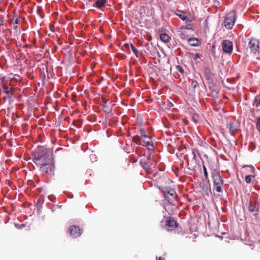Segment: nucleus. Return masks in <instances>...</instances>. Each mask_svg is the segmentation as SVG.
Returning <instances> with one entry per match:
<instances>
[{
    "mask_svg": "<svg viewBox=\"0 0 260 260\" xmlns=\"http://www.w3.org/2000/svg\"><path fill=\"white\" fill-rule=\"evenodd\" d=\"M50 158L47 149L43 146H38L33 151L32 160L36 166Z\"/></svg>",
    "mask_w": 260,
    "mask_h": 260,
    "instance_id": "f257e3e1",
    "label": "nucleus"
},
{
    "mask_svg": "<svg viewBox=\"0 0 260 260\" xmlns=\"http://www.w3.org/2000/svg\"><path fill=\"white\" fill-rule=\"evenodd\" d=\"M37 167L43 174L54 175L55 166L54 161L52 157L47 159Z\"/></svg>",
    "mask_w": 260,
    "mask_h": 260,
    "instance_id": "f03ea898",
    "label": "nucleus"
},
{
    "mask_svg": "<svg viewBox=\"0 0 260 260\" xmlns=\"http://www.w3.org/2000/svg\"><path fill=\"white\" fill-rule=\"evenodd\" d=\"M211 176L213 180V190H215L218 193L222 192L221 186L224 181L221 177L219 171L216 169L213 170Z\"/></svg>",
    "mask_w": 260,
    "mask_h": 260,
    "instance_id": "7ed1b4c3",
    "label": "nucleus"
},
{
    "mask_svg": "<svg viewBox=\"0 0 260 260\" xmlns=\"http://www.w3.org/2000/svg\"><path fill=\"white\" fill-rule=\"evenodd\" d=\"M2 87L4 93L6 94L3 97V100L5 102L8 101L10 103L13 101L12 98L18 89L14 87L10 83H3Z\"/></svg>",
    "mask_w": 260,
    "mask_h": 260,
    "instance_id": "20e7f679",
    "label": "nucleus"
},
{
    "mask_svg": "<svg viewBox=\"0 0 260 260\" xmlns=\"http://www.w3.org/2000/svg\"><path fill=\"white\" fill-rule=\"evenodd\" d=\"M236 12L231 11L226 14L224 20V25L227 29H232L236 20Z\"/></svg>",
    "mask_w": 260,
    "mask_h": 260,
    "instance_id": "39448f33",
    "label": "nucleus"
},
{
    "mask_svg": "<svg viewBox=\"0 0 260 260\" xmlns=\"http://www.w3.org/2000/svg\"><path fill=\"white\" fill-rule=\"evenodd\" d=\"M259 42L258 41L255 39H251L249 41L247 49H249L251 53L256 55L259 52Z\"/></svg>",
    "mask_w": 260,
    "mask_h": 260,
    "instance_id": "423d86ee",
    "label": "nucleus"
},
{
    "mask_svg": "<svg viewBox=\"0 0 260 260\" xmlns=\"http://www.w3.org/2000/svg\"><path fill=\"white\" fill-rule=\"evenodd\" d=\"M248 211L252 215L255 216L257 214L259 207L258 203L256 200H250L248 202Z\"/></svg>",
    "mask_w": 260,
    "mask_h": 260,
    "instance_id": "0eeeda50",
    "label": "nucleus"
},
{
    "mask_svg": "<svg viewBox=\"0 0 260 260\" xmlns=\"http://www.w3.org/2000/svg\"><path fill=\"white\" fill-rule=\"evenodd\" d=\"M142 145L146 147L148 150H152L154 148L152 139L148 136H144L141 138Z\"/></svg>",
    "mask_w": 260,
    "mask_h": 260,
    "instance_id": "6e6552de",
    "label": "nucleus"
},
{
    "mask_svg": "<svg viewBox=\"0 0 260 260\" xmlns=\"http://www.w3.org/2000/svg\"><path fill=\"white\" fill-rule=\"evenodd\" d=\"M175 13L182 20L186 22H191L194 20V18L190 14L188 16L184 11L177 10Z\"/></svg>",
    "mask_w": 260,
    "mask_h": 260,
    "instance_id": "1a4fd4ad",
    "label": "nucleus"
},
{
    "mask_svg": "<svg viewBox=\"0 0 260 260\" xmlns=\"http://www.w3.org/2000/svg\"><path fill=\"white\" fill-rule=\"evenodd\" d=\"M178 226L177 222L171 217H169L167 218L166 223L165 227L168 231H173L177 228Z\"/></svg>",
    "mask_w": 260,
    "mask_h": 260,
    "instance_id": "9d476101",
    "label": "nucleus"
},
{
    "mask_svg": "<svg viewBox=\"0 0 260 260\" xmlns=\"http://www.w3.org/2000/svg\"><path fill=\"white\" fill-rule=\"evenodd\" d=\"M222 48L224 52L230 54L233 51V43L229 40H225L222 43Z\"/></svg>",
    "mask_w": 260,
    "mask_h": 260,
    "instance_id": "9b49d317",
    "label": "nucleus"
},
{
    "mask_svg": "<svg viewBox=\"0 0 260 260\" xmlns=\"http://www.w3.org/2000/svg\"><path fill=\"white\" fill-rule=\"evenodd\" d=\"M165 198L169 202H171L173 199H175L177 197V194L173 189H170L167 191L164 192Z\"/></svg>",
    "mask_w": 260,
    "mask_h": 260,
    "instance_id": "f8f14e48",
    "label": "nucleus"
},
{
    "mask_svg": "<svg viewBox=\"0 0 260 260\" xmlns=\"http://www.w3.org/2000/svg\"><path fill=\"white\" fill-rule=\"evenodd\" d=\"M70 234L73 238H77L81 235V231L78 226H72L69 229Z\"/></svg>",
    "mask_w": 260,
    "mask_h": 260,
    "instance_id": "ddd939ff",
    "label": "nucleus"
},
{
    "mask_svg": "<svg viewBox=\"0 0 260 260\" xmlns=\"http://www.w3.org/2000/svg\"><path fill=\"white\" fill-rule=\"evenodd\" d=\"M239 124L237 122L231 121L229 123V130L232 136H234L238 131Z\"/></svg>",
    "mask_w": 260,
    "mask_h": 260,
    "instance_id": "4468645a",
    "label": "nucleus"
},
{
    "mask_svg": "<svg viewBox=\"0 0 260 260\" xmlns=\"http://www.w3.org/2000/svg\"><path fill=\"white\" fill-rule=\"evenodd\" d=\"M188 44L193 47H198L201 44V41L197 38H191L188 40Z\"/></svg>",
    "mask_w": 260,
    "mask_h": 260,
    "instance_id": "2eb2a0df",
    "label": "nucleus"
},
{
    "mask_svg": "<svg viewBox=\"0 0 260 260\" xmlns=\"http://www.w3.org/2000/svg\"><path fill=\"white\" fill-rule=\"evenodd\" d=\"M160 39L162 42L164 43H168L170 41L171 38L168 34L166 33H162L160 35Z\"/></svg>",
    "mask_w": 260,
    "mask_h": 260,
    "instance_id": "dca6fc26",
    "label": "nucleus"
},
{
    "mask_svg": "<svg viewBox=\"0 0 260 260\" xmlns=\"http://www.w3.org/2000/svg\"><path fill=\"white\" fill-rule=\"evenodd\" d=\"M107 0H98L96 2L93 4V7L100 8L104 6L105 3H106Z\"/></svg>",
    "mask_w": 260,
    "mask_h": 260,
    "instance_id": "f3484780",
    "label": "nucleus"
},
{
    "mask_svg": "<svg viewBox=\"0 0 260 260\" xmlns=\"http://www.w3.org/2000/svg\"><path fill=\"white\" fill-rule=\"evenodd\" d=\"M205 77L207 80H210L211 78L212 72L210 68H207L205 69Z\"/></svg>",
    "mask_w": 260,
    "mask_h": 260,
    "instance_id": "a211bd4d",
    "label": "nucleus"
},
{
    "mask_svg": "<svg viewBox=\"0 0 260 260\" xmlns=\"http://www.w3.org/2000/svg\"><path fill=\"white\" fill-rule=\"evenodd\" d=\"M106 102H104V104L102 105V108L104 112L106 114H109L112 111V109L108 106L106 105Z\"/></svg>",
    "mask_w": 260,
    "mask_h": 260,
    "instance_id": "6ab92c4d",
    "label": "nucleus"
},
{
    "mask_svg": "<svg viewBox=\"0 0 260 260\" xmlns=\"http://www.w3.org/2000/svg\"><path fill=\"white\" fill-rule=\"evenodd\" d=\"M12 20L15 21L14 24H13V27L15 29H17L18 27V24H19L20 22V20L17 15H15L13 16Z\"/></svg>",
    "mask_w": 260,
    "mask_h": 260,
    "instance_id": "aec40b11",
    "label": "nucleus"
},
{
    "mask_svg": "<svg viewBox=\"0 0 260 260\" xmlns=\"http://www.w3.org/2000/svg\"><path fill=\"white\" fill-rule=\"evenodd\" d=\"M133 141L137 144L142 145L141 137L139 136H136L133 137Z\"/></svg>",
    "mask_w": 260,
    "mask_h": 260,
    "instance_id": "412c9836",
    "label": "nucleus"
},
{
    "mask_svg": "<svg viewBox=\"0 0 260 260\" xmlns=\"http://www.w3.org/2000/svg\"><path fill=\"white\" fill-rule=\"evenodd\" d=\"M149 162L148 161H141V166L145 170L148 169L149 168Z\"/></svg>",
    "mask_w": 260,
    "mask_h": 260,
    "instance_id": "4be33fe9",
    "label": "nucleus"
},
{
    "mask_svg": "<svg viewBox=\"0 0 260 260\" xmlns=\"http://www.w3.org/2000/svg\"><path fill=\"white\" fill-rule=\"evenodd\" d=\"M254 179V176L253 175H247L245 177V182L247 183H250L252 182V179Z\"/></svg>",
    "mask_w": 260,
    "mask_h": 260,
    "instance_id": "5701e85b",
    "label": "nucleus"
},
{
    "mask_svg": "<svg viewBox=\"0 0 260 260\" xmlns=\"http://www.w3.org/2000/svg\"><path fill=\"white\" fill-rule=\"evenodd\" d=\"M192 27H193V24L189 23V24H187L186 26H182L181 27H180V29L181 30H184V29H192V30H193Z\"/></svg>",
    "mask_w": 260,
    "mask_h": 260,
    "instance_id": "b1692460",
    "label": "nucleus"
},
{
    "mask_svg": "<svg viewBox=\"0 0 260 260\" xmlns=\"http://www.w3.org/2000/svg\"><path fill=\"white\" fill-rule=\"evenodd\" d=\"M203 190L204 191V192L207 194H208L209 191H210V188L209 185H208V184L204 185L203 186Z\"/></svg>",
    "mask_w": 260,
    "mask_h": 260,
    "instance_id": "393cba45",
    "label": "nucleus"
},
{
    "mask_svg": "<svg viewBox=\"0 0 260 260\" xmlns=\"http://www.w3.org/2000/svg\"><path fill=\"white\" fill-rule=\"evenodd\" d=\"M198 86V83L197 81L193 80L191 82L190 84V87L192 89V90H194Z\"/></svg>",
    "mask_w": 260,
    "mask_h": 260,
    "instance_id": "a878e982",
    "label": "nucleus"
},
{
    "mask_svg": "<svg viewBox=\"0 0 260 260\" xmlns=\"http://www.w3.org/2000/svg\"><path fill=\"white\" fill-rule=\"evenodd\" d=\"M256 127L257 130L260 132V116L256 118Z\"/></svg>",
    "mask_w": 260,
    "mask_h": 260,
    "instance_id": "bb28decb",
    "label": "nucleus"
},
{
    "mask_svg": "<svg viewBox=\"0 0 260 260\" xmlns=\"http://www.w3.org/2000/svg\"><path fill=\"white\" fill-rule=\"evenodd\" d=\"M131 47L133 52H134V53L135 54L136 56L137 57H138V51L137 49L132 44H131Z\"/></svg>",
    "mask_w": 260,
    "mask_h": 260,
    "instance_id": "cd10ccee",
    "label": "nucleus"
},
{
    "mask_svg": "<svg viewBox=\"0 0 260 260\" xmlns=\"http://www.w3.org/2000/svg\"><path fill=\"white\" fill-rule=\"evenodd\" d=\"M37 13L39 15H40L41 16V17L43 18L44 17V16L42 14L43 13V10L40 7H38L37 8Z\"/></svg>",
    "mask_w": 260,
    "mask_h": 260,
    "instance_id": "c85d7f7f",
    "label": "nucleus"
},
{
    "mask_svg": "<svg viewBox=\"0 0 260 260\" xmlns=\"http://www.w3.org/2000/svg\"><path fill=\"white\" fill-rule=\"evenodd\" d=\"M204 174L205 177L206 179H208V174L207 172V169L205 166H203Z\"/></svg>",
    "mask_w": 260,
    "mask_h": 260,
    "instance_id": "c756f323",
    "label": "nucleus"
},
{
    "mask_svg": "<svg viewBox=\"0 0 260 260\" xmlns=\"http://www.w3.org/2000/svg\"><path fill=\"white\" fill-rule=\"evenodd\" d=\"M139 134L141 135V137H143L144 136H147L145 134V131L143 128H141L139 131Z\"/></svg>",
    "mask_w": 260,
    "mask_h": 260,
    "instance_id": "7c9ffc66",
    "label": "nucleus"
},
{
    "mask_svg": "<svg viewBox=\"0 0 260 260\" xmlns=\"http://www.w3.org/2000/svg\"><path fill=\"white\" fill-rule=\"evenodd\" d=\"M176 69L179 71L182 74H183L184 73V70L182 68V67L180 66H177L176 67Z\"/></svg>",
    "mask_w": 260,
    "mask_h": 260,
    "instance_id": "2f4dec72",
    "label": "nucleus"
},
{
    "mask_svg": "<svg viewBox=\"0 0 260 260\" xmlns=\"http://www.w3.org/2000/svg\"><path fill=\"white\" fill-rule=\"evenodd\" d=\"M4 17H0V26H2L4 24Z\"/></svg>",
    "mask_w": 260,
    "mask_h": 260,
    "instance_id": "473e14b6",
    "label": "nucleus"
},
{
    "mask_svg": "<svg viewBox=\"0 0 260 260\" xmlns=\"http://www.w3.org/2000/svg\"><path fill=\"white\" fill-rule=\"evenodd\" d=\"M180 38L182 39H185V36L184 35V34L183 32H181L179 34Z\"/></svg>",
    "mask_w": 260,
    "mask_h": 260,
    "instance_id": "72a5a7b5",
    "label": "nucleus"
},
{
    "mask_svg": "<svg viewBox=\"0 0 260 260\" xmlns=\"http://www.w3.org/2000/svg\"><path fill=\"white\" fill-rule=\"evenodd\" d=\"M123 48L124 49H127V50H129V45L128 44H125L123 45Z\"/></svg>",
    "mask_w": 260,
    "mask_h": 260,
    "instance_id": "f704fd0d",
    "label": "nucleus"
},
{
    "mask_svg": "<svg viewBox=\"0 0 260 260\" xmlns=\"http://www.w3.org/2000/svg\"><path fill=\"white\" fill-rule=\"evenodd\" d=\"M200 57V54L199 53H197L195 54V56L194 57V59L196 60L198 58H199Z\"/></svg>",
    "mask_w": 260,
    "mask_h": 260,
    "instance_id": "c9c22d12",
    "label": "nucleus"
},
{
    "mask_svg": "<svg viewBox=\"0 0 260 260\" xmlns=\"http://www.w3.org/2000/svg\"><path fill=\"white\" fill-rule=\"evenodd\" d=\"M255 106L256 107H258L260 106V101H259L258 102H257L256 104H255Z\"/></svg>",
    "mask_w": 260,
    "mask_h": 260,
    "instance_id": "e433bc0d",
    "label": "nucleus"
},
{
    "mask_svg": "<svg viewBox=\"0 0 260 260\" xmlns=\"http://www.w3.org/2000/svg\"><path fill=\"white\" fill-rule=\"evenodd\" d=\"M165 258H162L161 257H156V260H164Z\"/></svg>",
    "mask_w": 260,
    "mask_h": 260,
    "instance_id": "4c0bfd02",
    "label": "nucleus"
}]
</instances>
